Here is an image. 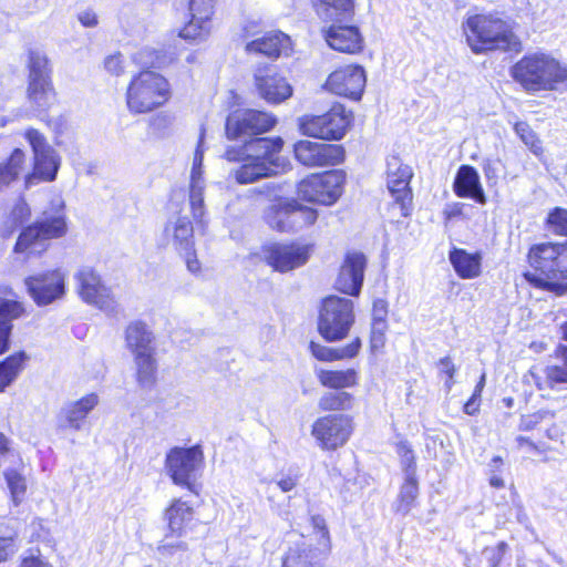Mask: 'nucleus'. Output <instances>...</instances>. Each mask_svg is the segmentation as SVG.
Returning a JSON list of instances; mask_svg holds the SVG:
<instances>
[{"instance_id":"f257e3e1","label":"nucleus","mask_w":567,"mask_h":567,"mask_svg":"<svg viewBox=\"0 0 567 567\" xmlns=\"http://www.w3.org/2000/svg\"><path fill=\"white\" fill-rule=\"evenodd\" d=\"M528 261L534 269L526 275L530 284L558 296L567 292V240L534 245Z\"/></svg>"},{"instance_id":"f03ea898","label":"nucleus","mask_w":567,"mask_h":567,"mask_svg":"<svg viewBox=\"0 0 567 567\" xmlns=\"http://www.w3.org/2000/svg\"><path fill=\"white\" fill-rule=\"evenodd\" d=\"M512 75L528 92L555 91L567 85V66L544 52L523 56L513 66Z\"/></svg>"},{"instance_id":"7ed1b4c3","label":"nucleus","mask_w":567,"mask_h":567,"mask_svg":"<svg viewBox=\"0 0 567 567\" xmlns=\"http://www.w3.org/2000/svg\"><path fill=\"white\" fill-rule=\"evenodd\" d=\"M64 208L63 198L61 196L53 197L41 219L21 231L14 251L27 256L40 255L48 249L51 239L65 236L68 223Z\"/></svg>"},{"instance_id":"20e7f679","label":"nucleus","mask_w":567,"mask_h":567,"mask_svg":"<svg viewBox=\"0 0 567 567\" xmlns=\"http://www.w3.org/2000/svg\"><path fill=\"white\" fill-rule=\"evenodd\" d=\"M171 99V85L162 74L144 70L134 75L126 89V105L133 114L150 113Z\"/></svg>"},{"instance_id":"39448f33","label":"nucleus","mask_w":567,"mask_h":567,"mask_svg":"<svg viewBox=\"0 0 567 567\" xmlns=\"http://www.w3.org/2000/svg\"><path fill=\"white\" fill-rule=\"evenodd\" d=\"M466 40L472 51L480 53L487 50H507L518 44L517 38L501 19L476 14L464 24Z\"/></svg>"},{"instance_id":"423d86ee","label":"nucleus","mask_w":567,"mask_h":567,"mask_svg":"<svg viewBox=\"0 0 567 567\" xmlns=\"http://www.w3.org/2000/svg\"><path fill=\"white\" fill-rule=\"evenodd\" d=\"M355 320L353 301L338 296H329L322 300L318 330L328 342L344 339Z\"/></svg>"},{"instance_id":"0eeeda50","label":"nucleus","mask_w":567,"mask_h":567,"mask_svg":"<svg viewBox=\"0 0 567 567\" xmlns=\"http://www.w3.org/2000/svg\"><path fill=\"white\" fill-rule=\"evenodd\" d=\"M23 135L33 153L32 171L24 175L25 188L40 182L54 181L60 167V157L55 150L48 143L45 136L33 127L25 130Z\"/></svg>"},{"instance_id":"6e6552de","label":"nucleus","mask_w":567,"mask_h":567,"mask_svg":"<svg viewBox=\"0 0 567 567\" xmlns=\"http://www.w3.org/2000/svg\"><path fill=\"white\" fill-rule=\"evenodd\" d=\"M350 123L351 114L340 104L333 105L324 114H305L297 120L302 135L328 141L342 138Z\"/></svg>"},{"instance_id":"1a4fd4ad","label":"nucleus","mask_w":567,"mask_h":567,"mask_svg":"<svg viewBox=\"0 0 567 567\" xmlns=\"http://www.w3.org/2000/svg\"><path fill=\"white\" fill-rule=\"evenodd\" d=\"M204 467V452L200 445L173 447L165 458V470L173 483L193 491L194 483Z\"/></svg>"},{"instance_id":"9d476101","label":"nucleus","mask_w":567,"mask_h":567,"mask_svg":"<svg viewBox=\"0 0 567 567\" xmlns=\"http://www.w3.org/2000/svg\"><path fill=\"white\" fill-rule=\"evenodd\" d=\"M344 174L342 171H330L312 174L298 185L299 196L312 203L332 205L343 192Z\"/></svg>"},{"instance_id":"9b49d317","label":"nucleus","mask_w":567,"mask_h":567,"mask_svg":"<svg viewBox=\"0 0 567 567\" xmlns=\"http://www.w3.org/2000/svg\"><path fill=\"white\" fill-rule=\"evenodd\" d=\"M277 118L268 112L236 110L226 120V134L229 140H246L270 131Z\"/></svg>"},{"instance_id":"f8f14e48","label":"nucleus","mask_w":567,"mask_h":567,"mask_svg":"<svg viewBox=\"0 0 567 567\" xmlns=\"http://www.w3.org/2000/svg\"><path fill=\"white\" fill-rule=\"evenodd\" d=\"M312 247L299 243H270L262 247L264 260L274 270L288 272L307 264Z\"/></svg>"},{"instance_id":"ddd939ff","label":"nucleus","mask_w":567,"mask_h":567,"mask_svg":"<svg viewBox=\"0 0 567 567\" xmlns=\"http://www.w3.org/2000/svg\"><path fill=\"white\" fill-rule=\"evenodd\" d=\"M352 430L349 416L328 414L313 422L311 434L322 450L334 451L348 442Z\"/></svg>"},{"instance_id":"4468645a","label":"nucleus","mask_w":567,"mask_h":567,"mask_svg":"<svg viewBox=\"0 0 567 567\" xmlns=\"http://www.w3.org/2000/svg\"><path fill=\"white\" fill-rule=\"evenodd\" d=\"M296 159L307 167H324L340 164L344 157L341 145L300 140L293 145Z\"/></svg>"},{"instance_id":"2eb2a0df","label":"nucleus","mask_w":567,"mask_h":567,"mask_svg":"<svg viewBox=\"0 0 567 567\" xmlns=\"http://www.w3.org/2000/svg\"><path fill=\"white\" fill-rule=\"evenodd\" d=\"M78 291L83 301L103 311H113L116 300L112 290L103 285L100 276L91 268H82L75 275Z\"/></svg>"},{"instance_id":"dca6fc26","label":"nucleus","mask_w":567,"mask_h":567,"mask_svg":"<svg viewBox=\"0 0 567 567\" xmlns=\"http://www.w3.org/2000/svg\"><path fill=\"white\" fill-rule=\"evenodd\" d=\"M24 284L29 295L40 307L61 299L65 293V275L58 269L29 276Z\"/></svg>"},{"instance_id":"f3484780","label":"nucleus","mask_w":567,"mask_h":567,"mask_svg":"<svg viewBox=\"0 0 567 567\" xmlns=\"http://www.w3.org/2000/svg\"><path fill=\"white\" fill-rule=\"evenodd\" d=\"M165 519L167 520L168 535H166L164 543L158 547V550L163 554H172L175 549L186 550V543L177 542L176 544H173L166 542V539L169 535L182 537L188 529H190L194 519L193 507H190L187 502L176 498L166 508Z\"/></svg>"},{"instance_id":"a211bd4d","label":"nucleus","mask_w":567,"mask_h":567,"mask_svg":"<svg viewBox=\"0 0 567 567\" xmlns=\"http://www.w3.org/2000/svg\"><path fill=\"white\" fill-rule=\"evenodd\" d=\"M367 76L362 66L346 65L329 74L324 87L337 95L358 101L365 87Z\"/></svg>"},{"instance_id":"6ab92c4d","label":"nucleus","mask_w":567,"mask_h":567,"mask_svg":"<svg viewBox=\"0 0 567 567\" xmlns=\"http://www.w3.org/2000/svg\"><path fill=\"white\" fill-rule=\"evenodd\" d=\"M530 381L547 395L549 391L567 390V347L559 346L556 361L540 369L529 371Z\"/></svg>"},{"instance_id":"aec40b11","label":"nucleus","mask_w":567,"mask_h":567,"mask_svg":"<svg viewBox=\"0 0 567 567\" xmlns=\"http://www.w3.org/2000/svg\"><path fill=\"white\" fill-rule=\"evenodd\" d=\"M386 169V185L394 202L400 206L401 214L408 216L409 205L411 204L412 195L409 188L412 178V169L402 161L392 156L388 159Z\"/></svg>"},{"instance_id":"412c9836","label":"nucleus","mask_w":567,"mask_h":567,"mask_svg":"<svg viewBox=\"0 0 567 567\" xmlns=\"http://www.w3.org/2000/svg\"><path fill=\"white\" fill-rule=\"evenodd\" d=\"M255 85L259 96L270 104H279L292 95V86L274 65L256 71Z\"/></svg>"},{"instance_id":"4be33fe9","label":"nucleus","mask_w":567,"mask_h":567,"mask_svg":"<svg viewBox=\"0 0 567 567\" xmlns=\"http://www.w3.org/2000/svg\"><path fill=\"white\" fill-rule=\"evenodd\" d=\"M365 266L367 259L362 252H348L336 280V289L346 295L358 296L363 284Z\"/></svg>"},{"instance_id":"5701e85b","label":"nucleus","mask_w":567,"mask_h":567,"mask_svg":"<svg viewBox=\"0 0 567 567\" xmlns=\"http://www.w3.org/2000/svg\"><path fill=\"white\" fill-rule=\"evenodd\" d=\"M284 145L281 137L274 138H254L245 145L248 156L258 162H267V164L276 167L277 171H285L289 162L279 155Z\"/></svg>"},{"instance_id":"b1692460","label":"nucleus","mask_w":567,"mask_h":567,"mask_svg":"<svg viewBox=\"0 0 567 567\" xmlns=\"http://www.w3.org/2000/svg\"><path fill=\"white\" fill-rule=\"evenodd\" d=\"M165 246H172L178 254H188L194 248V228L186 216L171 218L163 230Z\"/></svg>"},{"instance_id":"393cba45","label":"nucleus","mask_w":567,"mask_h":567,"mask_svg":"<svg viewBox=\"0 0 567 567\" xmlns=\"http://www.w3.org/2000/svg\"><path fill=\"white\" fill-rule=\"evenodd\" d=\"M328 45L340 52L355 53L362 49V37L357 27L341 25L334 22L323 31Z\"/></svg>"},{"instance_id":"a878e982","label":"nucleus","mask_w":567,"mask_h":567,"mask_svg":"<svg viewBox=\"0 0 567 567\" xmlns=\"http://www.w3.org/2000/svg\"><path fill=\"white\" fill-rule=\"evenodd\" d=\"M97 404L99 396L95 393H90L65 404L59 415L60 426L76 431L81 430L83 421Z\"/></svg>"},{"instance_id":"bb28decb","label":"nucleus","mask_w":567,"mask_h":567,"mask_svg":"<svg viewBox=\"0 0 567 567\" xmlns=\"http://www.w3.org/2000/svg\"><path fill=\"white\" fill-rule=\"evenodd\" d=\"M454 193L462 198H473L480 204L486 203V196L477 171L470 165H462L453 184Z\"/></svg>"},{"instance_id":"cd10ccee","label":"nucleus","mask_w":567,"mask_h":567,"mask_svg":"<svg viewBox=\"0 0 567 567\" xmlns=\"http://www.w3.org/2000/svg\"><path fill=\"white\" fill-rule=\"evenodd\" d=\"M246 50L251 53L262 54L269 58H278L288 54L291 50V41L288 35L279 31L268 32L246 44Z\"/></svg>"},{"instance_id":"c85d7f7f","label":"nucleus","mask_w":567,"mask_h":567,"mask_svg":"<svg viewBox=\"0 0 567 567\" xmlns=\"http://www.w3.org/2000/svg\"><path fill=\"white\" fill-rule=\"evenodd\" d=\"M153 333L142 321L131 322L125 330V343L134 357L154 352Z\"/></svg>"},{"instance_id":"c756f323","label":"nucleus","mask_w":567,"mask_h":567,"mask_svg":"<svg viewBox=\"0 0 567 567\" xmlns=\"http://www.w3.org/2000/svg\"><path fill=\"white\" fill-rule=\"evenodd\" d=\"M315 8L322 20L336 23L351 20L354 13L352 0H316Z\"/></svg>"},{"instance_id":"7c9ffc66","label":"nucleus","mask_w":567,"mask_h":567,"mask_svg":"<svg viewBox=\"0 0 567 567\" xmlns=\"http://www.w3.org/2000/svg\"><path fill=\"white\" fill-rule=\"evenodd\" d=\"M279 173L276 167L267 162H258L250 156H246L241 165L233 171V176L238 184H250L259 178L269 177Z\"/></svg>"},{"instance_id":"2f4dec72","label":"nucleus","mask_w":567,"mask_h":567,"mask_svg":"<svg viewBox=\"0 0 567 567\" xmlns=\"http://www.w3.org/2000/svg\"><path fill=\"white\" fill-rule=\"evenodd\" d=\"M25 169L27 155L24 151L17 147L4 162L0 163V190L18 181Z\"/></svg>"},{"instance_id":"473e14b6","label":"nucleus","mask_w":567,"mask_h":567,"mask_svg":"<svg viewBox=\"0 0 567 567\" xmlns=\"http://www.w3.org/2000/svg\"><path fill=\"white\" fill-rule=\"evenodd\" d=\"M450 261L463 279H473L481 275L482 256L478 252L470 254L464 249H454L450 252Z\"/></svg>"},{"instance_id":"72a5a7b5","label":"nucleus","mask_w":567,"mask_h":567,"mask_svg":"<svg viewBox=\"0 0 567 567\" xmlns=\"http://www.w3.org/2000/svg\"><path fill=\"white\" fill-rule=\"evenodd\" d=\"M316 377L322 386L341 390L353 388L358 383V372L354 369L347 370H327L316 369Z\"/></svg>"},{"instance_id":"f704fd0d","label":"nucleus","mask_w":567,"mask_h":567,"mask_svg":"<svg viewBox=\"0 0 567 567\" xmlns=\"http://www.w3.org/2000/svg\"><path fill=\"white\" fill-rule=\"evenodd\" d=\"M360 348V338H355L349 344L340 348H330L313 341L309 344L312 355L320 361L327 362L353 358L359 353Z\"/></svg>"},{"instance_id":"c9c22d12","label":"nucleus","mask_w":567,"mask_h":567,"mask_svg":"<svg viewBox=\"0 0 567 567\" xmlns=\"http://www.w3.org/2000/svg\"><path fill=\"white\" fill-rule=\"evenodd\" d=\"M28 360L25 352L20 351L0 362V392L3 393L7 388L16 382L24 369Z\"/></svg>"},{"instance_id":"e433bc0d","label":"nucleus","mask_w":567,"mask_h":567,"mask_svg":"<svg viewBox=\"0 0 567 567\" xmlns=\"http://www.w3.org/2000/svg\"><path fill=\"white\" fill-rule=\"evenodd\" d=\"M29 101L39 110H48L55 102V91L51 80L32 81L28 85Z\"/></svg>"},{"instance_id":"4c0bfd02","label":"nucleus","mask_w":567,"mask_h":567,"mask_svg":"<svg viewBox=\"0 0 567 567\" xmlns=\"http://www.w3.org/2000/svg\"><path fill=\"white\" fill-rule=\"evenodd\" d=\"M419 495V483L416 474L410 472L404 475V483L401 486L399 498L395 505L398 513L406 515L415 505Z\"/></svg>"},{"instance_id":"58836bf2","label":"nucleus","mask_w":567,"mask_h":567,"mask_svg":"<svg viewBox=\"0 0 567 567\" xmlns=\"http://www.w3.org/2000/svg\"><path fill=\"white\" fill-rule=\"evenodd\" d=\"M155 351L142 355L134 357L136 367V381L143 389L151 388L156 380V360Z\"/></svg>"},{"instance_id":"ea45409f","label":"nucleus","mask_w":567,"mask_h":567,"mask_svg":"<svg viewBox=\"0 0 567 567\" xmlns=\"http://www.w3.org/2000/svg\"><path fill=\"white\" fill-rule=\"evenodd\" d=\"M279 213L292 214L295 227L313 225L318 218L316 209L303 207L295 199H286V206Z\"/></svg>"},{"instance_id":"a19ab883","label":"nucleus","mask_w":567,"mask_h":567,"mask_svg":"<svg viewBox=\"0 0 567 567\" xmlns=\"http://www.w3.org/2000/svg\"><path fill=\"white\" fill-rule=\"evenodd\" d=\"M20 467H8L3 471L7 486L14 505H19L27 492L25 477L19 472Z\"/></svg>"},{"instance_id":"79ce46f5","label":"nucleus","mask_w":567,"mask_h":567,"mask_svg":"<svg viewBox=\"0 0 567 567\" xmlns=\"http://www.w3.org/2000/svg\"><path fill=\"white\" fill-rule=\"evenodd\" d=\"M29 82L51 80L49 61L44 53L35 50L29 52Z\"/></svg>"},{"instance_id":"37998d69","label":"nucleus","mask_w":567,"mask_h":567,"mask_svg":"<svg viewBox=\"0 0 567 567\" xmlns=\"http://www.w3.org/2000/svg\"><path fill=\"white\" fill-rule=\"evenodd\" d=\"M286 206V200H280L272 205L266 213L267 224L279 231H290L295 229L292 214H280L279 210Z\"/></svg>"},{"instance_id":"c03bdc74","label":"nucleus","mask_w":567,"mask_h":567,"mask_svg":"<svg viewBox=\"0 0 567 567\" xmlns=\"http://www.w3.org/2000/svg\"><path fill=\"white\" fill-rule=\"evenodd\" d=\"M352 395L348 392H327L318 401L321 411H344L352 406Z\"/></svg>"},{"instance_id":"a18cd8bd","label":"nucleus","mask_w":567,"mask_h":567,"mask_svg":"<svg viewBox=\"0 0 567 567\" xmlns=\"http://www.w3.org/2000/svg\"><path fill=\"white\" fill-rule=\"evenodd\" d=\"M515 133L520 141L533 152L536 156L543 154L542 141L537 134L530 128L526 122H517L514 126Z\"/></svg>"},{"instance_id":"49530a36","label":"nucleus","mask_w":567,"mask_h":567,"mask_svg":"<svg viewBox=\"0 0 567 567\" xmlns=\"http://www.w3.org/2000/svg\"><path fill=\"white\" fill-rule=\"evenodd\" d=\"M21 466L22 458L20 454L11 447L10 441L0 433V470Z\"/></svg>"},{"instance_id":"de8ad7c7","label":"nucleus","mask_w":567,"mask_h":567,"mask_svg":"<svg viewBox=\"0 0 567 567\" xmlns=\"http://www.w3.org/2000/svg\"><path fill=\"white\" fill-rule=\"evenodd\" d=\"M17 534L6 524H0V564L7 561L17 551Z\"/></svg>"},{"instance_id":"09e8293b","label":"nucleus","mask_w":567,"mask_h":567,"mask_svg":"<svg viewBox=\"0 0 567 567\" xmlns=\"http://www.w3.org/2000/svg\"><path fill=\"white\" fill-rule=\"evenodd\" d=\"M30 216L31 209L29 205L23 199L18 200L6 220L8 234H11L17 227L29 220Z\"/></svg>"},{"instance_id":"8fccbe9b","label":"nucleus","mask_w":567,"mask_h":567,"mask_svg":"<svg viewBox=\"0 0 567 567\" xmlns=\"http://www.w3.org/2000/svg\"><path fill=\"white\" fill-rule=\"evenodd\" d=\"M204 189L205 182H189V205L196 220H200L205 213Z\"/></svg>"},{"instance_id":"3c124183","label":"nucleus","mask_w":567,"mask_h":567,"mask_svg":"<svg viewBox=\"0 0 567 567\" xmlns=\"http://www.w3.org/2000/svg\"><path fill=\"white\" fill-rule=\"evenodd\" d=\"M133 60L143 68H161L165 64V58L151 48H144L136 52Z\"/></svg>"},{"instance_id":"603ef678","label":"nucleus","mask_w":567,"mask_h":567,"mask_svg":"<svg viewBox=\"0 0 567 567\" xmlns=\"http://www.w3.org/2000/svg\"><path fill=\"white\" fill-rule=\"evenodd\" d=\"M396 453L400 456L404 475L410 474V472L416 474L415 456L410 444L406 441H400L396 444Z\"/></svg>"},{"instance_id":"864d4df0","label":"nucleus","mask_w":567,"mask_h":567,"mask_svg":"<svg viewBox=\"0 0 567 567\" xmlns=\"http://www.w3.org/2000/svg\"><path fill=\"white\" fill-rule=\"evenodd\" d=\"M216 0H190L189 11L195 21H208L213 14Z\"/></svg>"},{"instance_id":"5fc2aeb1","label":"nucleus","mask_w":567,"mask_h":567,"mask_svg":"<svg viewBox=\"0 0 567 567\" xmlns=\"http://www.w3.org/2000/svg\"><path fill=\"white\" fill-rule=\"evenodd\" d=\"M547 225L555 234L567 236V209L554 208L547 217Z\"/></svg>"},{"instance_id":"6e6d98bb","label":"nucleus","mask_w":567,"mask_h":567,"mask_svg":"<svg viewBox=\"0 0 567 567\" xmlns=\"http://www.w3.org/2000/svg\"><path fill=\"white\" fill-rule=\"evenodd\" d=\"M555 413L550 410L542 409L535 413L523 415L518 429L520 431H530L535 429L544 420L554 419Z\"/></svg>"},{"instance_id":"4d7b16f0","label":"nucleus","mask_w":567,"mask_h":567,"mask_svg":"<svg viewBox=\"0 0 567 567\" xmlns=\"http://www.w3.org/2000/svg\"><path fill=\"white\" fill-rule=\"evenodd\" d=\"M23 312L24 308L21 302L0 298V320H7L10 322L11 320L21 317Z\"/></svg>"},{"instance_id":"13d9d810","label":"nucleus","mask_w":567,"mask_h":567,"mask_svg":"<svg viewBox=\"0 0 567 567\" xmlns=\"http://www.w3.org/2000/svg\"><path fill=\"white\" fill-rule=\"evenodd\" d=\"M311 525L317 532L318 545L320 548L323 551L330 550V535L324 518L320 515H315L311 517Z\"/></svg>"},{"instance_id":"bf43d9fd","label":"nucleus","mask_w":567,"mask_h":567,"mask_svg":"<svg viewBox=\"0 0 567 567\" xmlns=\"http://www.w3.org/2000/svg\"><path fill=\"white\" fill-rule=\"evenodd\" d=\"M203 140H204V131L202 130L198 145L196 147L194 158H193V166L190 171V182H205L203 177V157H204V148H203Z\"/></svg>"},{"instance_id":"052dcab7","label":"nucleus","mask_w":567,"mask_h":567,"mask_svg":"<svg viewBox=\"0 0 567 567\" xmlns=\"http://www.w3.org/2000/svg\"><path fill=\"white\" fill-rule=\"evenodd\" d=\"M207 21H195L192 17L188 24H186L179 32V37L183 39L196 40L203 38L208 31L206 28Z\"/></svg>"},{"instance_id":"680f3d73","label":"nucleus","mask_w":567,"mask_h":567,"mask_svg":"<svg viewBox=\"0 0 567 567\" xmlns=\"http://www.w3.org/2000/svg\"><path fill=\"white\" fill-rule=\"evenodd\" d=\"M388 330V323L372 322L371 324V337L370 343L372 350L382 349L385 344V332Z\"/></svg>"},{"instance_id":"e2e57ef3","label":"nucleus","mask_w":567,"mask_h":567,"mask_svg":"<svg viewBox=\"0 0 567 567\" xmlns=\"http://www.w3.org/2000/svg\"><path fill=\"white\" fill-rule=\"evenodd\" d=\"M437 369L441 375H446L445 380V388L447 391H450L454 384V374L456 372L455 364L453 363L452 359L450 357L441 358L437 363Z\"/></svg>"},{"instance_id":"0e129e2a","label":"nucleus","mask_w":567,"mask_h":567,"mask_svg":"<svg viewBox=\"0 0 567 567\" xmlns=\"http://www.w3.org/2000/svg\"><path fill=\"white\" fill-rule=\"evenodd\" d=\"M299 475L296 472L280 474L274 478L272 483L284 493L291 492L299 483Z\"/></svg>"},{"instance_id":"69168bd1","label":"nucleus","mask_w":567,"mask_h":567,"mask_svg":"<svg viewBox=\"0 0 567 567\" xmlns=\"http://www.w3.org/2000/svg\"><path fill=\"white\" fill-rule=\"evenodd\" d=\"M104 69L107 73L114 76H120L124 73V59L121 53H113L104 59Z\"/></svg>"},{"instance_id":"338daca9","label":"nucleus","mask_w":567,"mask_h":567,"mask_svg":"<svg viewBox=\"0 0 567 567\" xmlns=\"http://www.w3.org/2000/svg\"><path fill=\"white\" fill-rule=\"evenodd\" d=\"M388 302L384 299H377L372 307V322L386 323Z\"/></svg>"},{"instance_id":"774afa93","label":"nucleus","mask_w":567,"mask_h":567,"mask_svg":"<svg viewBox=\"0 0 567 567\" xmlns=\"http://www.w3.org/2000/svg\"><path fill=\"white\" fill-rule=\"evenodd\" d=\"M305 560L296 549H290L286 555L282 567H303Z\"/></svg>"}]
</instances>
